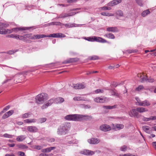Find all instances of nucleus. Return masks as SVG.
Returning a JSON list of instances; mask_svg holds the SVG:
<instances>
[{
	"instance_id": "4be33fe9",
	"label": "nucleus",
	"mask_w": 156,
	"mask_h": 156,
	"mask_svg": "<svg viewBox=\"0 0 156 156\" xmlns=\"http://www.w3.org/2000/svg\"><path fill=\"white\" fill-rule=\"evenodd\" d=\"M55 100V102L56 104L60 103L63 102L64 101V99L62 98H57Z\"/></svg>"
},
{
	"instance_id": "b1692460",
	"label": "nucleus",
	"mask_w": 156,
	"mask_h": 156,
	"mask_svg": "<svg viewBox=\"0 0 156 156\" xmlns=\"http://www.w3.org/2000/svg\"><path fill=\"white\" fill-rule=\"evenodd\" d=\"M151 105L150 103L147 100H145L141 102V104L140 106H148Z\"/></svg>"
},
{
	"instance_id": "79ce46f5",
	"label": "nucleus",
	"mask_w": 156,
	"mask_h": 156,
	"mask_svg": "<svg viewBox=\"0 0 156 156\" xmlns=\"http://www.w3.org/2000/svg\"><path fill=\"white\" fill-rule=\"evenodd\" d=\"M144 87L143 85H140L139 86L137 87L136 88V90L138 91H140L141 90H144Z\"/></svg>"
},
{
	"instance_id": "49530a36",
	"label": "nucleus",
	"mask_w": 156,
	"mask_h": 156,
	"mask_svg": "<svg viewBox=\"0 0 156 156\" xmlns=\"http://www.w3.org/2000/svg\"><path fill=\"white\" fill-rule=\"evenodd\" d=\"M137 4L140 6H143L142 3V0H135Z\"/></svg>"
},
{
	"instance_id": "f8f14e48",
	"label": "nucleus",
	"mask_w": 156,
	"mask_h": 156,
	"mask_svg": "<svg viewBox=\"0 0 156 156\" xmlns=\"http://www.w3.org/2000/svg\"><path fill=\"white\" fill-rule=\"evenodd\" d=\"M14 112V111L12 110L5 112L2 116V119H4L8 118L13 114Z\"/></svg>"
},
{
	"instance_id": "ea45409f",
	"label": "nucleus",
	"mask_w": 156,
	"mask_h": 156,
	"mask_svg": "<svg viewBox=\"0 0 156 156\" xmlns=\"http://www.w3.org/2000/svg\"><path fill=\"white\" fill-rule=\"evenodd\" d=\"M90 60H96L99 59V57L97 55H93L92 56L90 57Z\"/></svg>"
},
{
	"instance_id": "680f3d73",
	"label": "nucleus",
	"mask_w": 156,
	"mask_h": 156,
	"mask_svg": "<svg viewBox=\"0 0 156 156\" xmlns=\"http://www.w3.org/2000/svg\"><path fill=\"white\" fill-rule=\"evenodd\" d=\"M94 101L97 103H100V97L94 98Z\"/></svg>"
},
{
	"instance_id": "a878e982",
	"label": "nucleus",
	"mask_w": 156,
	"mask_h": 156,
	"mask_svg": "<svg viewBox=\"0 0 156 156\" xmlns=\"http://www.w3.org/2000/svg\"><path fill=\"white\" fill-rule=\"evenodd\" d=\"M12 32L13 31L16 32L19 31H22L27 30L26 29L23 27H16L12 28Z\"/></svg>"
},
{
	"instance_id": "20e7f679",
	"label": "nucleus",
	"mask_w": 156,
	"mask_h": 156,
	"mask_svg": "<svg viewBox=\"0 0 156 156\" xmlns=\"http://www.w3.org/2000/svg\"><path fill=\"white\" fill-rule=\"evenodd\" d=\"M129 115L131 117H136L137 118H138L140 117V115L139 114L137 111L136 110V108L135 109H133L129 113Z\"/></svg>"
},
{
	"instance_id": "7ed1b4c3",
	"label": "nucleus",
	"mask_w": 156,
	"mask_h": 156,
	"mask_svg": "<svg viewBox=\"0 0 156 156\" xmlns=\"http://www.w3.org/2000/svg\"><path fill=\"white\" fill-rule=\"evenodd\" d=\"M45 94L44 93L39 94L35 98L36 102L38 104H41L44 102V96Z\"/></svg>"
},
{
	"instance_id": "ddd939ff",
	"label": "nucleus",
	"mask_w": 156,
	"mask_h": 156,
	"mask_svg": "<svg viewBox=\"0 0 156 156\" xmlns=\"http://www.w3.org/2000/svg\"><path fill=\"white\" fill-rule=\"evenodd\" d=\"M79 59L77 58H69L66 60L64 61L63 62V64H67L78 61Z\"/></svg>"
},
{
	"instance_id": "864d4df0",
	"label": "nucleus",
	"mask_w": 156,
	"mask_h": 156,
	"mask_svg": "<svg viewBox=\"0 0 156 156\" xmlns=\"http://www.w3.org/2000/svg\"><path fill=\"white\" fill-rule=\"evenodd\" d=\"M104 92V90H103L98 89L95 91V93L96 94L99 93H103Z\"/></svg>"
},
{
	"instance_id": "0e129e2a",
	"label": "nucleus",
	"mask_w": 156,
	"mask_h": 156,
	"mask_svg": "<svg viewBox=\"0 0 156 156\" xmlns=\"http://www.w3.org/2000/svg\"><path fill=\"white\" fill-rule=\"evenodd\" d=\"M18 153L19 154V155L20 156H25L24 153L23 152L19 151Z\"/></svg>"
},
{
	"instance_id": "bf43d9fd",
	"label": "nucleus",
	"mask_w": 156,
	"mask_h": 156,
	"mask_svg": "<svg viewBox=\"0 0 156 156\" xmlns=\"http://www.w3.org/2000/svg\"><path fill=\"white\" fill-rule=\"evenodd\" d=\"M142 120L144 121H148L150 120V118H146L145 117H143Z\"/></svg>"
},
{
	"instance_id": "bb28decb",
	"label": "nucleus",
	"mask_w": 156,
	"mask_h": 156,
	"mask_svg": "<svg viewBox=\"0 0 156 156\" xmlns=\"http://www.w3.org/2000/svg\"><path fill=\"white\" fill-rule=\"evenodd\" d=\"M101 14L102 16H114V15L112 13L106 12H102L101 13Z\"/></svg>"
},
{
	"instance_id": "4c0bfd02",
	"label": "nucleus",
	"mask_w": 156,
	"mask_h": 156,
	"mask_svg": "<svg viewBox=\"0 0 156 156\" xmlns=\"http://www.w3.org/2000/svg\"><path fill=\"white\" fill-rule=\"evenodd\" d=\"M42 147L40 145H34L33 146V148L35 149L40 150L42 148Z\"/></svg>"
},
{
	"instance_id": "09e8293b",
	"label": "nucleus",
	"mask_w": 156,
	"mask_h": 156,
	"mask_svg": "<svg viewBox=\"0 0 156 156\" xmlns=\"http://www.w3.org/2000/svg\"><path fill=\"white\" fill-rule=\"evenodd\" d=\"M8 25L5 24H2L0 23V29L2 30L3 27H8Z\"/></svg>"
},
{
	"instance_id": "774afa93",
	"label": "nucleus",
	"mask_w": 156,
	"mask_h": 156,
	"mask_svg": "<svg viewBox=\"0 0 156 156\" xmlns=\"http://www.w3.org/2000/svg\"><path fill=\"white\" fill-rule=\"evenodd\" d=\"M55 141V139L54 138L50 139L48 140V141L50 142H54Z\"/></svg>"
},
{
	"instance_id": "a18cd8bd",
	"label": "nucleus",
	"mask_w": 156,
	"mask_h": 156,
	"mask_svg": "<svg viewBox=\"0 0 156 156\" xmlns=\"http://www.w3.org/2000/svg\"><path fill=\"white\" fill-rule=\"evenodd\" d=\"M127 148V147L126 145H123L121 147L120 150L121 151H126Z\"/></svg>"
},
{
	"instance_id": "2eb2a0df",
	"label": "nucleus",
	"mask_w": 156,
	"mask_h": 156,
	"mask_svg": "<svg viewBox=\"0 0 156 156\" xmlns=\"http://www.w3.org/2000/svg\"><path fill=\"white\" fill-rule=\"evenodd\" d=\"M27 129L29 132L32 133L37 132L38 130V128L35 126H29Z\"/></svg>"
},
{
	"instance_id": "f3484780",
	"label": "nucleus",
	"mask_w": 156,
	"mask_h": 156,
	"mask_svg": "<svg viewBox=\"0 0 156 156\" xmlns=\"http://www.w3.org/2000/svg\"><path fill=\"white\" fill-rule=\"evenodd\" d=\"M45 37H48V35H45L44 34H38L34 36L31 38V39H40Z\"/></svg>"
},
{
	"instance_id": "13d9d810",
	"label": "nucleus",
	"mask_w": 156,
	"mask_h": 156,
	"mask_svg": "<svg viewBox=\"0 0 156 156\" xmlns=\"http://www.w3.org/2000/svg\"><path fill=\"white\" fill-rule=\"evenodd\" d=\"M54 25L61 26L62 24L60 22H54Z\"/></svg>"
},
{
	"instance_id": "5fc2aeb1",
	"label": "nucleus",
	"mask_w": 156,
	"mask_h": 156,
	"mask_svg": "<svg viewBox=\"0 0 156 156\" xmlns=\"http://www.w3.org/2000/svg\"><path fill=\"white\" fill-rule=\"evenodd\" d=\"M18 146L19 148H21L22 149L27 148H28V147L27 146L22 144L19 145H18Z\"/></svg>"
},
{
	"instance_id": "f03ea898",
	"label": "nucleus",
	"mask_w": 156,
	"mask_h": 156,
	"mask_svg": "<svg viewBox=\"0 0 156 156\" xmlns=\"http://www.w3.org/2000/svg\"><path fill=\"white\" fill-rule=\"evenodd\" d=\"M70 128L69 124L67 123L64 124L58 128L57 133L60 135H65L67 134Z\"/></svg>"
},
{
	"instance_id": "9b49d317",
	"label": "nucleus",
	"mask_w": 156,
	"mask_h": 156,
	"mask_svg": "<svg viewBox=\"0 0 156 156\" xmlns=\"http://www.w3.org/2000/svg\"><path fill=\"white\" fill-rule=\"evenodd\" d=\"M87 141L90 144H98L100 142V140L96 138H92L88 139Z\"/></svg>"
},
{
	"instance_id": "c756f323",
	"label": "nucleus",
	"mask_w": 156,
	"mask_h": 156,
	"mask_svg": "<svg viewBox=\"0 0 156 156\" xmlns=\"http://www.w3.org/2000/svg\"><path fill=\"white\" fill-rule=\"evenodd\" d=\"M105 36L110 39H114L115 38V36L112 33L105 34Z\"/></svg>"
},
{
	"instance_id": "603ef678",
	"label": "nucleus",
	"mask_w": 156,
	"mask_h": 156,
	"mask_svg": "<svg viewBox=\"0 0 156 156\" xmlns=\"http://www.w3.org/2000/svg\"><path fill=\"white\" fill-rule=\"evenodd\" d=\"M141 82L142 83H144L148 81V79L145 76L143 78L141 77Z\"/></svg>"
},
{
	"instance_id": "6e6552de",
	"label": "nucleus",
	"mask_w": 156,
	"mask_h": 156,
	"mask_svg": "<svg viewBox=\"0 0 156 156\" xmlns=\"http://www.w3.org/2000/svg\"><path fill=\"white\" fill-rule=\"evenodd\" d=\"M55 102V100L51 99L48 101L47 103L41 106V108L43 109L47 108L48 106H51L53 103Z\"/></svg>"
},
{
	"instance_id": "a211bd4d",
	"label": "nucleus",
	"mask_w": 156,
	"mask_h": 156,
	"mask_svg": "<svg viewBox=\"0 0 156 156\" xmlns=\"http://www.w3.org/2000/svg\"><path fill=\"white\" fill-rule=\"evenodd\" d=\"M106 30L108 32H116L119 31L116 27H109L107 28Z\"/></svg>"
},
{
	"instance_id": "f704fd0d",
	"label": "nucleus",
	"mask_w": 156,
	"mask_h": 156,
	"mask_svg": "<svg viewBox=\"0 0 156 156\" xmlns=\"http://www.w3.org/2000/svg\"><path fill=\"white\" fill-rule=\"evenodd\" d=\"M135 99L136 101V102L135 103L136 105L140 106L142 101L138 97H136Z\"/></svg>"
},
{
	"instance_id": "338daca9",
	"label": "nucleus",
	"mask_w": 156,
	"mask_h": 156,
	"mask_svg": "<svg viewBox=\"0 0 156 156\" xmlns=\"http://www.w3.org/2000/svg\"><path fill=\"white\" fill-rule=\"evenodd\" d=\"M151 120H156V116H151L150 117Z\"/></svg>"
},
{
	"instance_id": "4d7b16f0",
	"label": "nucleus",
	"mask_w": 156,
	"mask_h": 156,
	"mask_svg": "<svg viewBox=\"0 0 156 156\" xmlns=\"http://www.w3.org/2000/svg\"><path fill=\"white\" fill-rule=\"evenodd\" d=\"M62 25H64L66 27H73V24H62Z\"/></svg>"
},
{
	"instance_id": "37998d69",
	"label": "nucleus",
	"mask_w": 156,
	"mask_h": 156,
	"mask_svg": "<svg viewBox=\"0 0 156 156\" xmlns=\"http://www.w3.org/2000/svg\"><path fill=\"white\" fill-rule=\"evenodd\" d=\"M84 39L89 41L94 42V37H85Z\"/></svg>"
},
{
	"instance_id": "de8ad7c7",
	"label": "nucleus",
	"mask_w": 156,
	"mask_h": 156,
	"mask_svg": "<svg viewBox=\"0 0 156 156\" xmlns=\"http://www.w3.org/2000/svg\"><path fill=\"white\" fill-rule=\"evenodd\" d=\"M17 51L18 50H10L7 53L9 55H12Z\"/></svg>"
},
{
	"instance_id": "3c124183",
	"label": "nucleus",
	"mask_w": 156,
	"mask_h": 156,
	"mask_svg": "<svg viewBox=\"0 0 156 156\" xmlns=\"http://www.w3.org/2000/svg\"><path fill=\"white\" fill-rule=\"evenodd\" d=\"M101 9L103 10H108L111 9L110 7H108L105 6L101 7Z\"/></svg>"
},
{
	"instance_id": "dca6fc26",
	"label": "nucleus",
	"mask_w": 156,
	"mask_h": 156,
	"mask_svg": "<svg viewBox=\"0 0 156 156\" xmlns=\"http://www.w3.org/2000/svg\"><path fill=\"white\" fill-rule=\"evenodd\" d=\"M95 41L102 43H106L107 42L106 40L102 38L94 36V41Z\"/></svg>"
},
{
	"instance_id": "412c9836",
	"label": "nucleus",
	"mask_w": 156,
	"mask_h": 156,
	"mask_svg": "<svg viewBox=\"0 0 156 156\" xmlns=\"http://www.w3.org/2000/svg\"><path fill=\"white\" fill-rule=\"evenodd\" d=\"M136 110L138 112L143 113L144 112H147L148 110L147 109L143 107H138L136 108Z\"/></svg>"
},
{
	"instance_id": "39448f33",
	"label": "nucleus",
	"mask_w": 156,
	"mask_h": 156,
	"mask_svg": "<svg viewBox=\"0 0 156 156\" xmlns=\"http://www.w3.org/2000/svg\"><path fill=\"white\" fill-rule=\"evenodd\" d=\"M79 12H70L67 13H62L58 17V18H63L68 16H72Z\"/></svg>"
},
{
	"instance_id": "e433bc0d",
	"label": "nucleus",
	"mask_w": 156,
	"mask_h": 156,
	"mask_svg": "<svg viewBox=\"0 0 156 156\" xmlns=\"http://www.w3.org/2000/svg\"><path fill=\"white\" fill-rule=\"evenodd\" d=\"M31 115V114L30 113H27L23 115L22 117L24 119H25L30 117Z\"/></svg>"
},
{
	"instance_id": "aec40b11",
	"label": "nucleus",
	"mask_w": 156,
	"mask_h": 156,
	"mask_svg": "<svg viewBox=\"0 0 156 156\" xmlns=\"http://www.w3.org/2000/svg\"><path fill=\"white\" fill-rule=\"evenodd\" d=\"M23 121L26 123H35L37 122V120L34 119H27Z\"/></svg>"
},
{
	"instance_id": "052dcab7",
	"label": "nucleus",
	"mask_w": 156,
	"mask_h": 156,
	"mask_svg": "<svg viewBox=\"0 0 156 156\" xmlns=\"http://www.w3.org/2000/svg\"><path fill=\"white\" fill-rule=\"evenodd\" d=\"M18 38H17V39H19L20 40H24L25 39V37L22 36H19L18 35Z\"/></svg>"
},
{
	"instance_id": "2f4dec72",
	"label": "nucleus",
	"mask_w": 156,
	"mask_h": 156,
	"mask_svg": "<svg viewBox=\"0 0 156 156\" xmlns=\"http://www.w3.org/2000/svg\"><path fill=\"white\" fill-rule=\"evenodd\" d=\"M117 106L116 105H114L113 106H103V108H105L106 109H112L114 108H116Z\"/></svg>"
},
{
	"instance_id": "423d86ee",
	"label": "nucleus",
	"mask_w": 156,
	"mask_h": 156,
	"mask_svg": "<svg viewBox=\"0 0 156 156\" xmlns=\"http://www.w3.org/2000/svg\"><path fill=\"white\" fill-rule=\"evenodd\" d=\"M73 87L76 89H81L84 88L86 85L84 83L73 84Z\"/></svg>"
},
{
	"instance_id": "c03bdc74",
	"label": "nucleus",
	"mask_w": 156,
	"mask_h": 156,
	"mask_svg": "<svg viewBox=\"0 0 156 156\" xmlns=\"http://www.w3.org/2000/svg\"><path fill=\"white\" fill-rule=\"evenodd\" d=\"M3 136L5 137L12 138L13 136H14V135L9 134L7 133H5L3 135Z\"/></svg>"
},
{
	"instance_id": "393cba45",
	"label": "nucleus",
	"mask_w": 156,
	"mask_h": 156,
	"mask_svg": "<svg viewBox=\"0 0 156 156\" xmlns=\"http://www.w3.org/2000/svg\"><path fill=\"white\" fill-rule=\"evenodd\" d=\"M26 138V136L25 135H22L17 136L16 140L18 142H21L24 140Z\"/></svg>"
},
{
	"instance_id": "c9c22d12",
	"label": "nucleus",
	"mask_w": 156,
	"mask_h": 156,
	"mask_svg": "<svg viewBox=\"0 0 156 156\" xmlns=\"http://www.w3.org/2000/svg\"><path fill=\"white\" fill-rule=\"evenodd\" d=\"M73 100L74 101H82L83 100L84 98L81 97L80 96H77L74 97L73 98Z\"/></svg>"
},
{
	"instance_id": "1a4fd4ad",
	"label": "nucleus",
	"mask_w": 156,
	"mask_h": 156,
	"mask_svg": "<svg viewBox=\"0 0 156 156\" xmlns=\"http://www.w3.org/2000/svg\"><path fill=\"white\" fill-rule=\"evenodd\" d=\"M100 129L104 132H107L111 130V128L108 125L103 124L100 127Z\"/></svg>"
},
{
	"instance_id": "6e6d98bb",
	"label": "nucleus",
	"mask_w": 156,
	"mask_h": 156,
	"mask_svg": "<svg viewBox=\"0 0 156 156\" xmlns=\"http://www.w3.org/2000/svg\"><path fill=\"white\" fill-rule=\"evenodd\" d=\"M119 156H135V155L131 154L128 153L124 154H120Z\"/></svg>"
},
{
	"instance_id": "69168bd1",
	"label": "nucleus",
	"mask_w": 156,
	"mask_h": 156,
	"mask_svg": "<svg viewBox=\"0 0 156 156\" xmlns=\"http://www.w3.org/2000/svg\"><path fill=\"white\" fill-rule=\"evenodd\" d=\"M39 156H49L48 154L44 153H41L40 154Z\"/></svg>"
},
{
	"instance_id": "6ab92c4d",
	"label": "nucleus",
	"mask_w": 156,
	"mask_h": 156,
	"mask_svg": "<svg viewBox=\"0 0 156 156\" xmlns=\"http://www.w3.org/2000/svg\"><path fill=\"white\" fill-rule=\"evenodd\" d=\"M55 148L56 147H49L42 149L41 150V151L42 152L44 153L49 152L51 151V150H54Z\"/></svg>"
},
{
	"instance_id": "a19ab883",
	"label": "nucleus",
	"mask_w": 156,
	"mask_h": 156,
	"mask_svg": "<svg viewBox=\"0 0 156 156\" xmlns=\"http://www.w3.org/2000/svg\"><path fill=\"white\" fill-rule=\"evenodd\" d=\"M4 32L5 33V34H10L12 33V29L9 30L7 29H4Z\"/></svg>"
},
{
	"instance_id": "72a5a7b5",
	"label": "nucleus",
	"mask_w": 156,
	"mask_h": 156,
	"mask_svg": "<svg viewBox=\"0 0 156 156\" xmlns=\"http://www.w3.org/2000/svg\"><path fill=\"white\" fill-rule=\"evenodd\" d=\"M150 12L148 9L143 11L142 13V16L143 17H145L149 14Z\"/></svg>"
},
{
	"instance_id": "4468645a",
	"label": "nucleus",
	"mask_w": 156,
	"mask_h": 156,
	"mask_svg": "<svg viewBox=\"0 0 156 156\" xmlns=\"http://www.w3.org/2000/svg\"><path fill=\"white\" fill-rule=\"evenodd\" d=\"M122 0H113L110 2L108 4V5L110 6H112L117 5L122 2Z\"/></svg>"
},
{
	"instance_id": "f257e3e1",
	"label": "nucleus",
	"mask_w": 156,
	"mask_h": 156,
	"mask_svg": "<svg viewBox=\"0 0 156 156\" xmlns=\"http://www.w3.org/2000/svg\"><path fill=\"white\" fill-rule=\"evenodd\" d=\"M88 115L77 114H70L65 117L66 120L68 121H79L83 120L84 118L88 117Z\"/></svg>"
},
{
	"instance_id": "c85d7f7f",
	"label": "nucleus",
	"mask_w": 156,
	"mask_h": 156,
	"mask_svg": "<svg viewBox=\"0 0 156 156\" xmlns=\"http://www.w3.org/2000/svg\"><path fill=\"white\" fill-rule=\"evenodd\" d=\"M110 93L112 95L118 97H119V94L118 93L115 92L114 90L112 89L109 90Z\"/></svg>"
},
{
	"instance_id": "e2e57ef3",
	"label": "nucleus",
	"mask_w": 156,
	"mask_h": 156,
	"mask_svg": "<svg viewBox=\"0 0 156 156\" xmlns=\"http://www.w3.org/2000/svg\"><path fill=\"white\" fill-rule=\"evenodd\" d=\"M10 106L9 105H8L6 106L5 108H3L4 111H5V112L6 111L8 110L10 108Z\"/></svg>"
},
{
	"instance_id": "58836bf2",
	"label": "nucleus",
	"mask_w": 156,
	"mask_h": 156,
	"mask_svg": "<svg viewBox=\"0 0 156 156\" xmlns=\"http://www.w3.org/2000/svg\"><path fill=\"white\" fill-rule=\"evenodd\" d=\"M18 35L17 34H11L8 35V37H9L14 38L17 39V38H18Z\"/></svg>"
},
{
	"instance_id": "473e14b6",
	"label": "nucleus",
	"mask_w": 156,
	"mask_h": 156,
	"mask_svg": "<svg viewBox=\"0 0 156 156\" xmlns=\"http://www.w3.org/2000/svg\"><path fill=\"white\" fill-rule=\"evenodd\" d=\"M46 120V118H42L39 119L37 121L38 123H42L44 122Z\"/></svg>"
},
{
	"instance_id": "5701e85b",
	"label": "nucleus",
	"mask_w": 156,
	"mask_h": 156,
	"mask_svg": "<svg viewBox=\"0 0 156 156\" xmlns=\"http://www.w3.org/2000/svg\"><path fill=\"white\" fill-rule=\"evenodd\" d=\"M114 128L118 129V130L121 129H123L124 127V126L122 124H116L114 125L113 124Z\"/></svg>"
},
{
	"instance_id": "9d476101",
	"label": "nucleus",
	"mask_w": 156,
	"mask_h": 156,
	"mask_svg": "<svg viewBox=\"0 0 156 156\" xmlns=\"http://www.w3.org/2000/svg\"><path fill=\"white\" fill-rule=\"evenodd\" d=\"M65 36V35L61 33H57L48 35V37H64Z\"/></svg>"
},
{
	"instance_id": "8fccbe9b",
	"label": "nucleus",
	"mask_w": 156,
	"mask_h": 156,
	"mask_svg": "<svg viewBox=\"0 0 156 156\" xmlns=\"http://www.w3.org/2000/svg\"><path fill=\"white\" fill-rule=\"evenodd\" d=\"M100 103H104L106 101L107 98H106L100 97Z\"/></svg>"
},
{
	"instance_id": "0eeeda50",
	"label": "nucleus",
	"mask_w": 156,
	"mask_h": 156,
	"mask_svg": "<svg viewBox=\"0 0 156 156\" xmlns=\"http://www.w3.org/2000/svg\"><path fill=\"white\" fill-rule=\"evenodd\" d=\"M80 153L84 155H92L94 154L95 152L88 150L84 149L81 151Z\"/></svg>"
},
{
	"instance_id": "cd10ccee",
	"label": "nucleus",
	"mask_w": 156,
	"mask_h": 156,
	"mask_svg": "<svg viewBox=\"0 0 156 156\" xmlns=\"http://www.w3.org/2000/svg\"><path fill=\"white\" fill-rule=\"evenodd\" d=\"M143 130L148 133H150L151 131L149 130V127L146 126H144L142 127Z\"/></svg>"
},
{
	"instance_id": "7c9ffc66",
	"label": "nucleus",
	"mask_w": 156,
	"mask_h": 156,
	"mask_svg": "<svg viewBox=\"0 0 156 156\" xmlns=\"http://www.w3.org/2000/svg\"><path fill=\"white\" fill-rule=\"evenodd\" d=\"M116 13L117 15V16H116L117 18L119 19H120L119 18L123 16V12L121 10L118 11Z\"/></svg>"
}]
</instances>
